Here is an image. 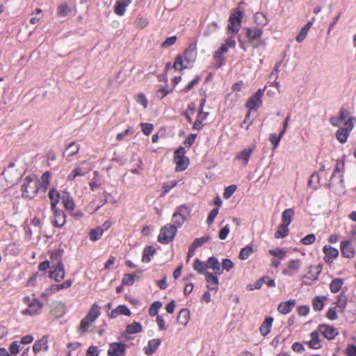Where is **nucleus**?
<instances>
[{"mask_svg": "<svg viewBox=\"0 0 356 356\" xmlns=\"http://www.w3.org/2000/svg\"><path fill=\"white\" fill-rule=\"evenodd\" d=\"M126 345L122 343H111L108 350V356H124L125 354Z\"/></svg>", "mask_w": 356, "mask_h": 356, "instance_id": "ddd939ff", "label": "nucleus"}, {"mask_svg": "<svg viewBox=\"0 0 356 356\" xmlns=\"http://www.w3.org/2000/svg\"><path fill=\"white\" fill-rule=\"evenodd\" d=\"M316 240V236L314 234H310L305 236L301 239V243L304 245H308L314 243Z\"/></svg>", "mask_w": 356, "mask_h": 356, "instance_id": "680f3d73", "label": "nucleus"}, {"mask_svg": "<svg viewBox=\"0 0 356 356\" xmlns=\"http://www.w3.org/2000/svg\"><path fill=\"white\" fill-rule=\"evenodd\" d=\"M323 252L325 254L324 260L327 264L332 262L333 259L339 256L338 250L330 245H325L323 247Z\"/></svg>", "mask_w": 356, "mask_h": 356, "instance_id": "a211bd4d", "label": "nucleus"}, {"mask_svg": "<svg viewBox=\"0 0 356 356\" xmlns=\"http://www.w3.org/2000/svg\"><path fill=\"white\" fill-rule=\"evenodd\" d=\"M302 264V260L300 259H289L286 263V268L282 270V274L292 277L300 272Z\"/></svg>", "mask_w": 356, "mask_h": 356, "instance_id": "6e6552de", "label": "nucleus"}, {"mask_svg": "<svg viewBox=\"0 0 356 356\" xmlns=\"http://www.w3.org/2000/svg\"><path fill=\"white\" fill-rule=\"evenodd\" d=\"M190 319V312L187 309H182L178 314L177 322L179 324L186 326Z\"/></svg>", "mask_w": 356, "mask_h": 356, "instance_id": "c9c22d12", "label": "nucleus"}, {"mask_svg": "<svg viewBox=\"0 0 356 356\" xmlns=\"http://www.w3.org/2000/svg\"><path fill=\"white\" fill-rule=\"evenodd\" d=\"M40 181L36 176L31 175L26 176L22 185V196L27 199H33L35 197L38 191Z\"/></svg>", "mask_w": 356, "mask_h": 356, "instance_id": "7ed1b4c3", "label": "nucleus"}, {"mask_svg": "<svg viewBox=\"0 0 356 356\" xmlns=\"http://www.w3.org/2000/svg\"><path fill=\"white\" fill-rule=\"evenodd\" d=\"M143 327L140 323L134 322L127 326L126 331L129 334H136L142 332Z\"/></svg>", "mask_w": 356, "mask_h": 356, "instance_id": "09e8293b", "label": "nucleus"}, {"mask_svg": "<svg viewBox=\"0 0 356 356\" xmlns=\"http://www.w3.org/2000/svg\"><path fill=\"white\" fill-rule=\"evenodd\" d=\"M273 321L274 318L271 316L265 318L259 327V332L263 337L267 336L270 332Z\"/></svg>", "mask_w": 356, "mask_h": 356, "instance_id": "5701e85b", "label": "nucleus"}, {"mask_svg": "<svg viewBox=\"0 0 356 356\" xmlns=\"http://www.w3.org/2000/svg\"><path fill=\"white\" fill-rule=\"evenodd\" d=\"M319 334H321V333L318 331V330L314 332H312L310 334L311 339L307 343L310 348H312L313 349H318L321 347V340L319 338Z\"/></svg>", "mask_w": 356, "mask_h": 356, "instance_id": "cd10ccee", "label": "nucleus"}, {"mask_svg": "<svg viewBox=\"0 0 356 356\" xmlns=\"http://www.w3.org/2000/svg\"><path fill=\"white\" fill-rule=\"evenodd\" d=\"M54 305L55 307L51 310L52 314L57 317L62 316L65 312V305L61 302H57Z\"/></svg>", "mask_w": 356, "mask_h": 356, "instance_id": "c03bdc74", "label": "nucleus"}, {"mask_svg": "<svg viewBox=\"0 0 356 356\" xmlns=\"http://www.w3.org/2000/svg\"><path fill=\"white\" fill-rule=\"evenodd\" d=\"M219 29V26L216 22H211L209 24L204 31L203 35L206 37L211 35Z\"/></svg>", "mask_w": 356, "mask_h": 356, "instance_id": "3c124183", "label": "nucleus"}, {"mask_svg": "<svg viewBox=\"0 0 356 356\" xmlns=\"http://www.w3.org/2000/svg\"><path fill=\"white\" fill-rule=\"evenodd\" d=\"M266 280V278H261L258 280H257L254 284H249L247 288L250 290V291H252L254 289H259L262 284H264V282H265Z\"/></svg>", "mask_w": 356, "mask_h": 356, "instance_id": "69168bd1", "label": "nucleus"}, {"mask_svg": "<svg viewBox=\"0 0 356 356\" xmlns=\"http://www.w3.org/2000/svg\"><path fill=\"white\" fill-rule=\"evenodd\" d=\"M341 251L343 257L346 258H353L355 255V251L351 241H341Z\"/></svg>", "mask_w": 356, "mask_h": 356, "instance_id": "6ab92c4d", "label": "nucleus"}, {"mask_svg": "<svg viewBox=\"0 0 356 356\" xmlns=\"http://www.w3.org/2000/svg\"><path fill=\"white\" fill-rule=\"evenodd\" d=\"M48 197L51 202V209H55V208H57V204L58 203L60 199H61V197L60 193L55 187H53L50 189L48 193Z\"/></svg>", "mask_w": 356, "mask_h": 356, "instance_id": "a878e982", "label": "nucleus"}, {"mask_svg": "<svg viewBox=\"0 0 356 356\" xmlns=\"http://www.w3.org/2000/svg\"><path fill=\"white\" fill-rule=\"evenodd\" d=\"M327 186L332 191L337 194H342L344 193L345 186L343 175H339L336 176L335 179L332 180V176L330 179Z\"/></svg>", "mask_w": 356, "mask_h": 356, "instance_id": "9d476101", "label": "nucleus"}, {"mask_svg": "<svg viewBox=\"0 0 356 356\" xmlns=\"http://www.w3.org/2000/svg\"><path fill=\"white\" fill-rule=\"evenodd\" d=\"M313 268V266H310L309 268V271L307 273L306 275H305L302 277L303 279V282L306 284H310L312 283V282L313 281H316L318 280V273H313L312 272V270Z\"/></svg>", "mask_w": 356, "mask_h": 356, "instance_id": "37998d69", "label": "nucleus"}, {"mask_svg": "<svg viewBox=\"0 0 356 356\" xmlns=\"http://www.w3.org/2000/svg\"><path fill=\"white\" fill-rule=\"evenodd\" d=\"M288 227H289L288 225L281 223L278 226L276 232L275 233V237L276 238H282L286 237L289 234Z\"/></svg>", "mask_w": 356, "mask_h": 356, "instance_id": "a19ab883", "label": "nucleus"}, {"mask_svg": "<svg viewBox=\"0 0 356 356\" xmlns=\"http://www.w3.org/2000/svg\"><path fill=\"white\" fill-rule=\"evenodd\" d=\"M161 307H162V303L160 301L154 302L151 305V306L149 309V314L151 316H156L158 314V312Z\"/></svg>", "mask_w": 356, "mask_h": 356, "instance_id": "4d7b16f0", "label": "nucleus"}, {"mask_svg": "<svg viewBox=\"0 0 356 356\" xmlns=\"http://www.w3.org/2000/svg\"><path fill=\"white\" fill-rule=\"evenodd\" d=\"M252 252H253L252 247L250 245H248L241 249L238 257L241 260H245L250 257V255Z\"/></svg>", "mask_w": 356, "mask_h": 356, "instance_id": "603ef678", "label": "nucleus"}, {"mask_svg": "<svg viewBox=\"0 0 356 356\" xmlns=\"http://www.w3.org/2000/svg\"><path fill=\"white\" fill-rule=\"evenodd\" d=\"M264 90L265 89H259L248 99L245 106L249 110H257L261 105Z\"/></svg>", "mask_w": 356, "mask_h": 356, "instance_id": "1a4fd4ad", "label": "nucleus"}, {"mask_svg": "<svg viewBox=\"0 0 356 356\" xmlns=\"http://www.w3.org/2000/svg\"><path fill=\"white\" fill-rule=\"evenodd\" d=\"M286 250L283 248H277L273 250H269L268 253L273 256L274 258L279 259H284L286 256Z\"/></svg>", "mask_w": 356, "mask_h": 356, "instance_id": "ea45409f", "label": "nucleus"}, {"mask_svg": "<svg viewBox=\"0 0 356 356\" xmlns=\"http://www.w3.org/2000/svg\"><path fill=\"white\" fill-rule=\"evenodd\" d=\"M318 331L327 339L332 340L338 335L337 330L332 326L326 324L320 325Z\"/></svg>", "mask_w": 356, "mask_h": 356, "instance_id": "f8f14e48", "label": "nucleus"}, {"mask_svg": "<svg viewBox=\"0 0 356 356\" xmlns=\"http://www.w3.org/2000/svg\"><path fill=\"white\" fill-rule=\"evenodd\" d=\"M355 118L346 109H341L339 117H331L330 122L334 127H339L336 132V138L341 143H345L347 138L354 127Z\"/></svg>", "mask_w": 356, "mask_h": 356, "instance_id": "f03ea898", "label": "nucleus"}, {"mask_svg": "<svg viewBox=\"0 0 356 356\" xmlns=\"http://www.w3.org/2000/svg\"><path fill=\"white\" fill-rule=\"evenodd\" d=\"M209 239V236H202L196 238L192 244V248H193V250H195L196 248H199L200 246L207 242Z\"/></svg>", "mask_w": 356, "mask_h": 356, "instance_id": "bf43d9fd", "label": "nucleus"}, {"mask_svg": "<svg viewBox=\"0 0 356 356\" xmlns=\"http://www.w3.org/2000/svg\"><path fill=\"white\" fill-rule=\"evenodd\" d=\"M207 262H203L200 261L199 259H195L193 262V269L196 270L198 273L206 275V273H209L207 271Z\"/></svg>", "mask_w": 356, "mask_h": 356, "instance_id": "72a5a7b5", "label": "nucleus"}, {"mask_svg": "<svg viewBox=\"0 0 356 356\" xmlns=\"http://www.w3.org/2000/svg\"><path fill=\"white\" fill-rule=\"evenodd\" d=\"M186 151L182 147H179L175 152L174 161L176 163V170L182 171L186 169L189 160L185 156Z\"/></svg>", "mask_w": 356, "mask_h": 356, "instance_id": "0eeeda50", "label": "nucleus"}, {"mask_svg": "<svg viewBox=\"0 0 356 356\" xmlns=\"http://www.w3.org/2000/svg\"><path fill=\"white\" fill-rule=\"evenodd\" d=\"M161 343L160 339H153L148 341L147 345L143 348L145 354L147 356L153 355Z\"/></svg>", "mask_w": 356, "mask_h": 356, "instance_id": "dca6fc26", "label": "nucleus"}, {"mask_svg": "<svg viewBox=\"0 0 356 356\" xmlns=\"http://www.w3.org/2000/svg\"><path fill=\"white\" fill-rule=\"evenodd\" d=\"M326 299V297L322 296H316L312 301L313 308L315 311H321L323 309L324 307V300Z\"/></svg>", "mask_w": 356, "mask_h": 356, "instance_id": "a18cd8bd", "label": "nucleus"}, {"mask_svg": "<svg viewBox=\"0 0 356 356\" xmlns=\"http://www.w3.org/2000/svg\"><path fill=\"white\" fill-rule=\"evenodd\" d=\"M42 350H48V340L47 336H43L41 339L37 340L33 346V351L35 353H37Z\"/></svg>", "mask_w": 356, "mask_h": 356, "instance_id": "bb28decb", "label": "nucleus"}, {"mask_svg": "<svg viewBox=\"0 0 356 356\" xmlns=\"http://www.w3.org/2000/svg\"><path fill=\"white\" fill-rule=\"evenodd\" d=\"M71 11L70 8L67 3H61L57 8V14L59 17H65Z\"/></svg>", "mask_w": 356, "mask_h": 356, "instance_id": "864d4df0", "label": "nucleus"}, {"mask_svg": "<svg viewBox=\"0 0 356 356\" xmlns=\"http://www.w3.org/2000/svg\"><path fill=\"white\" fill-rule=\"evenodd\" d=\"M85 161H82L78 163L76 165V167L68 175L67 180H74L77 177H83L86 175L88 172H90V169L89 168L85 167Z\"/></svg>", "mask_w": 356, "mask_h": 356, "instance_id": "9b49d317", "label": "nucleus"}, {"mask_svg": "<svg viewBox=\"0 0 356 356\" xmlns=\"http://www.w3.org/2000/svg\"><path fill=\"white\" fill-rule=\"evenodd\" d=\"M61 201L65 209L69 211H73L74 209L75 204L69 193H67L66 195H63Z\"/></svg>", "mask_w": 356, "mask_h": 356, "instance_id": "f704fd0d", "label": "nucleus"}, {"mask_svg": "<svg viewBox=\"0 0 356 356\" xmlns=\"http://www.w3.org/2000/svg\"><path fill=\"white\" fill-rule=\"evenodd\" d=\"M242 17L243 15L241 11H236L230 15L227 25V33L229 36L213 55V58L216 62V67L219 68L225 64V58L223 55L228 51L229 48L235 47L236 42L234 36L239 31L241 26Z\"/></svg>", "mask_w": 356, "mask_h": 356, "instance_id": "f257e3e1", "label": "nucleus"}, {"mask_svg": "<svg viewBox=\"0 0 356 356\" xmlns=\"http://www.w3.org/2000/svg\"><path fill=\"white\" fill-rule=\"evenodd\" d=\"M50 277L56 282H60L65 277V270L63 264L59 261L54 270H51Z\"/></svg>", "mask_w": 356, "mask_h": 356, "instance_id": "aec40b11", "label": "nucleus"}, {"mask_svg": "<svg viewBox=\"0 0 356 356\" xmlns=\"http://www.w3.org/2000/svg\"><path fill=\"white\" fill-rule=\"evenodd\" d=\"M22 301L27 306V308L21 312L22 315L33 316L40 314L43 307V303L39 300L25 296L23 298Z\"/></svg>", "mask_w": 356, "mask_h": 356, "instance_id": "20e7f679", "label": "nucleus"}, {"mask_svg": "<svg viewBox=\"0 0 356 356\" xmlns=\"http://www.w3.org/2000/svg\"><path fill=\"white\" fill-rule=\"evenodd\" d=\"M343 284V280L340 278L334 279L330 284V289L332 293H337L340 291Z\"/></svg>", "mask_w": 356, "mask_h": 356, "instance_id": "49530a36", "label": "nucleus"}, {"mask_svg": "<svg viewBox=\"0 0 356 356\" xmlns=\"http://www.w3.org/2000/svg\"><path fill=\"white\" fill-rule=\"evenodd\" d=\"M177 227L175 224H168L163 226L160 230L158 241L161 243H170L174 238L177 231Z\"/></svg>", "mask_w": 356, "mask_h": 356, "instance_id": "39448f33", "label": "nucleus"}, {"mask_svg": "<svg viewBox=\"0 0 356 356\" xmlns=\"http://www.w3.org/2000/svg\"><path fill=\"white\" fill-rule=\"evenodd\" d=\"M51 175L49 171L45 172L41 176L39 187L43 190L44 193L50 185Z\"/></svg>", "mask_w": 356, "mask_h": 356, "instance_id": "473e14b6", "label": "nucleus"}, {"mask_svg": "<svg viewBox=\"0 0 356 356\" xmlns=\"http://www.w3.org/2000/svg\"><path fill=\"white\" fill-rule=\"evenodd\" d=\"M92 323V321H90L89 318L85 316L80 323V325L77 330L78 332L80 334L86 333Z\"/></svg>", "mask_w": 356, "mask_h": 356, "instance_id": "58836bf2", "label": "nucleus"}, {"mask_svg": "<svg viewBox=\"0 0 356 356\" xmlns=\"http://www.w3.org/2000/svg\"><path fill=\"white\" fill-rule=\"evenodd\" d=\"M104 232V229L102 227H97L95 229H91L89 233L90 240L92 241H96L99 240L103 235Z\"/></svg>", "mask_w": 356, "mask_h": 356, "instance_id": "4c0bfd02", "label": "nucleus"}, {"mask_svg": "<svg viewBox=\"0 0 356 356\" xmlns=\"http://www.w3.org/2000/svg\"><path fill=\"white\" fill-rule=\"evenodd\" d=\"M218 208H215V209H213L210 213H209V216H208V218L207 219V222L208 225H211L215 219V218L216 217V216L218 215Z\"/></svg>", "mask_w": 356, "mask_h": 356, "instance_id": "774afa93", "label": "nucleus"}, {"mask_svg": "<svg viewBox=\"0 0 356 356\" xmlns=\"http://www.w3.org/2000/svg\"><path fill=\"white\" fill-rule=\"evenodd\" d=\"M51 210L54 212V220H52L53 225L57 227H62L66 222L64 212L57 208Z\"/></svg>", "mask_w": 356, "mask_h": 356, "instance_id": "2eb2a0df", "label": "nucleus"}, {"mask_svg": "<svg viewBox=\"0 0 356 356\" xmlns=\"http://www.w3.org/2000/svg\"><path fill=\"white\" fill-rule=\"evenodd\" d=\"M254 22L260 26V28H263L266 26L268 22L265 14L262 13H257L254 15Z\"/></svg>", "mask_w": 356, "mask_h": 356, "instance_id": "79ce46f5", "label": "nucleus"}, {"mask_svg": "<svg viewBox=\"0 0 356 356\" xmlns=\"http://www.w3.org/2000/svg\"><path fill=\"white\" fill-rule=\"evenodd\" d=\"M191 212V208L186 204L178 207L172 215V220L173 223L179 227H181L187 217L190 216Z\"/></svg>", "mask_w": 356, "mask_h": 356, "instance_id": "423d86ee", "label": "nucleus"}, {"mask_svg": "<svg viewBox=\"0 0 356 356\" xmlns=\"http://www.w3.org/2000/svg\"><path fill=\"white\" fill-rule=\"evenodd\" d=\"M336 305L341 310H343L346 308L347 305V297L344 293H341L338 296Z\"/></svg>", "mask_w": 356, "mask_h": 356, "instance_id": "5fc2aeb1", "label": "nucleus"}, {"mask_svg": "<svg viewBox=\"0 0 356 356\" xmlns=\"http://www.w3.org/2000/svg\"><path fill=\"white\" fill-rule=\"evenodd\" d=\"M122 282L124 285L131 286L134 283V276L131 274H125L122 277Z\"/></svg>", "mask_w": 356, "mask_h": 356, "instance_id": "e2e57ef3", "label": "nucleus"}, {"mask_svg": "<svg viewBox=\"0 0 356 356\" xmlns=\"http://www.w3.org/2000/svg\"><path fill=\"white\" fill-rule=\"evenodd\" d=\"M234 266L233 262L229 259H224L222 261V270L229 271Z\"/></svg>", "mask_w": 356, "mask_h": 356, "instance_id": "0e129e2a", "label": "nucleus"}, {"mask_svg": "<svg viewBox=\"0 0 356 356\" xmlns=\"http://www.w3.org/2000/svg\"><path fill=\"white\" fill-rule=\"evenodd\" d=\"M80 147L79 145L76 143L75 142H72L68 145L65 152L64 156H66L68 161H70V158L76 154L79 151Z\"/></svg>", "mask_w": 356, "mask_h": 356, "instance_id": "c85d7f7f", "label": "nucleus"}, {"mask_svg": "<svg viewBox=\"0 0 356 356\" xmlns=\"http://www.w3.org/2000/svg\"><path fill=\"white\" fill-rule=\"evenodd\" d=\"M20 344L21 343L17 341H15L10 343L9 346V350L13 355H17L19 353L21 350Z\"/></svg>", "mask_w": 356, "mask_h": 356, "instance_id": "13d9d810", "label": "nucleus"}, {"mask_svg": "<svg viewBox=\"0 0 356 356\" xmlns=\"http://www.w3.org/2000/svg\"><path fill=\"white\" fill-rule=\"evenodd\" d=\"M207 269H211L216 275H221L222 273L220 263L216 257H211L207 259Z\"/></svg>", "mask_w": 356, "mask_h": 356, "instance_id": "412c9836", "label": "nucleus"}, {"mask_svg": "<svg viewBox=\"0 0 356 356\" xmlns=\"http://www.w3.org/2000/svg\"><path fill=\"white\" fill-rule=\"evenodd\" d=\"M205 280L207 283V287L209 290L217 291L218 289V279L216 275L211 273H206Z\"/></svg>", "mask_w": 356, "mask_h": 356, "instance_id": "4be33fe9", "label": "nucleus"}, {"mask_svg": "<svg viewBox=\"0 0 356 356\" xmlns=\"http://www.w3.org/2000/svg\"><path fill=\"white\" fill-rule=\"evenodd\" d=\"M252 154L251 149H244L236 156L235 159L242 161L243 164L246 165Z\"/></svg>", "mask_w": 356, "mask_h": 356, "instance_id": "2f4dec72", "label": "nucleus"}, {"mask_svg": "<svg viewBox=\"0 0 356 356\" xmlns=\"http://www.w3.org/2000/svg\"><path fill=\"white\" fill-rule=\"evenodd\" d=\"M140 127L143 134L149 136L153 130V125L150 123H141Z\"/></svg>", "mask_w": 356, "mask_h": 356, "instance_id": "338daca9", "label": "nucleus"}, {"mask_svg": "<svg viewBox=\"0 0 356 356\" xmlns=\"http://www.w3.org/2000/svg\"><path fill=\"white\" fill-rule=\"evenodd\" d=\"M173 67L177 70H181L189 67V65L185 62L183 56L179 55L176 57Z\"/></svg>", "mask_w": 356, "mask_h": 356, "instance_id": "de8ad7c7", "label": "nucleus"}, {"mask_svg": "<svg viewBox=\"0 0 356 356\" xmlns=\"http://www.w3.org/2000/svg\"><path fill=\"white\" fill-rule=\"evenodd\" d=\"M100 307L97 303H94L86 316L89 318L90 321L95 322L96 319L100 316Z\"/></svg>", "mask_w": 356, "mask_h": 356, "instance_id": "7c9ffc66", "label": "nucleus"}, {"mask_svg": "<svg viewBox=\"0 0 356 356\" xmlns=\"http://www.w3.org/2000/svg\"><path fill=\"white\" fill-rule=\"evenodd\" d=\"M131 312L130 309L124 305H121L108 313V316L111 318H115L120 315L129 316Z\"/></svg>", "mask_w": 356, "mask_h": 356, "instance_id": "f3484780", "label": "nucleus"}, {"mask_svg": "<svg viewBox=\"0 0 356 356\" xmlns=\"http://www.w3.org/2000/svg\"><path fill=\"white\" fill-rule=\"evenodd\" d=\"M344 170V162L343 161L337 160L336 163V165L334 170L332 172V180L334 181L336 178V176L339 175H343Z\"/></svg>", "mask_w": 356, "mask_h": 356, "instance_id": "8fccbe9b", "label": "nucleus"}, {"mask_svg": "<svg viewBox=\"0 0 356 356\" xmlns=\"http://www.w3.org/2000/svg\"><path fill=\"white\" fill-rule=\"evenodd\" d=\"M320 177L318 174L314 173L310 176V178L308 181L309 186L313 188L314 189H317L319 186Z\"/></svg>", "mask_w": 356, "mask_h": 356, "instance_id": "6e6d98bb", "label": "nucleus"}, {"mask_svg": "<svg viewBox=\"0 0 356 356\" xmlns=\"http://www.w3.org/2000/svg\"><path fill=\"white\" fill-rule=\"evenodd\" d=\"M296 305L295 300H289L288 301L280 302L277 307V310L282 314H289Z\"/></svg>", "mask_w": 356, "mask_h": 356, "instance_id": "393cba45", "label": "nucleus"}, {"mask_svg": "<svg viewBox=\"0 0 356 356\" xmlns=\"http://www.w3.org/2000/svg\"><path fill=\"white\" fill-rule=\"evenodd\" d=\"M131 3V0H120L115 3V13L118 15L122 16L126 11V8Z\"/></svg>", "mask_w": 356, "mask_h": 356, "instance_id": "c756f323", "label": "nucleus"}, {"mask_svg": "<svg viewBox=\"0 0 356 356\" xmlns=\"http://www.w3.org/2000/svg\"><path fill=\"white\" fill-rule=\"evenodd\" d=\"M294 214L293 209H285L282 213L281 223L289 226L292 221Z\"/></svg>", "mask_w": 356, "mask_h": 356, "instance_id": "e433bc0d", "label": "nucleus"}, {"mask_svg": "<svg viewBox=\"0 0 356 356\" xmlns=\"http://www.w3.org/2000/svg\"><path fill=\"white\" fill-rule=\"evenodd\" d=\"M245 31L246 35L251 42L260 39L263 33L261 28H246Z\"/></svg>", "mask_w": 356, "mask_h": 356, "instance_id": "b1692460", "label": "nucleus"}, {"mask_svg": "<svg viewBox=\"0 0 356 356\" xmlns=\"http://www.w3.org/2000/svg\"><path fill=\"white\" fill-rule=\"evenodd\" d=\"M236 186L234 184L230 185L227 186L223 193V197L225 199H229L236 191Z\"/></svg>", "mask_w": 356, "mask_h": 356, "instance_id": "052dcab7", "label": "nucleus"}, {"mask_svg": "<svg viewBox=\"0 0 356 356\" xmlns=\"http://www.w3.org/2000/svg\"><path fill=\"white\" fill-rule=\"evenodd\" d=\"M185 62L188 64V65H191L197 58V49L196 47L194 44L190 45L185 51L184 55L182 56Z\"/></svg>", "mask_w": 356, "mask_h": 356, "instance_id": "4468645a", "label": "nucleus"}]
</instances>
